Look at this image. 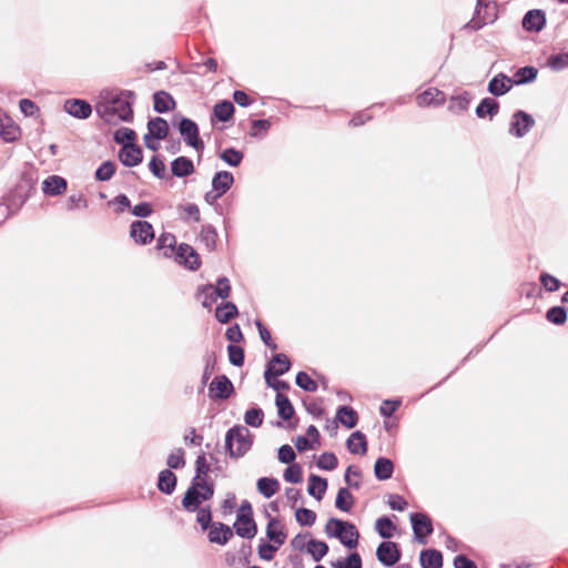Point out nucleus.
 I'll return each mask as SVG.
<instances>
[{
    "label": "nucleus",
    "instance_id": "1",
    "mask_svg": "<svg viewBox=\"0 0 568 568\" xmlns=\"http://www.w3.org/2000/svg\"><path fill=\"white\" fill-rule=\"evenodd\" d=\"M133 98L134 94L131 91H102L95 111L109 124L116 125L120 122H130L133 119Z\"/></svg>",
    "mask_w": 568,
    "mask_h": 568
},
{
    "label": "nucleus",
    "instance_id": "2",
    "mask_svg": "<svg viewBox=\"0 0 568 568\" xmlns=\"http://www.w3.org/2000/svg\"><path fill=\"white\" fill-rule=\"evenodd\" d=\"M213 494V485L195 476L182 499V505L187 511H196L200 509L201 503L211 499Z\"/></svg>",
    "mask_w": 568,
    "mask_h": 568
},
{
    "label": "nucleus",
    "instance_id": "3",
    "mask_svg": "<svg viewBox=\"0 0 568 568\" xmlns=\"http://www.w3.org/2000/svg\"><path fill=\"white\" fill-rule=\"evenodd\" d=\"M252 446V435L244 426H235L227 430L225 435V447L233 458L244 456Z\"/></svg>",
    "mask_w": 568,
    "mask_h": 568
},
{
    "label": "nucleus",
    "instance_id": "4",
    "mask_svg": "<svg viewBox=\"0 0 568 568\" xmlns=\"http://www.w3.org/2000/svg\"><path fill=\"white\" fill-rule=\"evenodd\" d=\"M325 532L329 537H336L347 548H355L359 534L355 525L336 518H331L325 525Z\"/></svg>",
    "mask_w": 568,
    "mask_h": 568
},
{
    "label": "nucleus",
    "instance_id": "5",
    "mask_svg": "<svg viewBox=\"0 0 568 568\" xmlns=\"http://www.w3.org/2000/svg\"><path fill=\"white\" fill-rule=\"evenodd\" d=\"M534 125V118L527 112L519 110L511 116L508 133L516 138H524Z\"/></svg>",
    "mask_w": 568,
    "mask_h": 568
},
{
    "label": "nucleus",
    "instance_id": "6",
    "mask_svg": "<svg viewBox=\"0 0 568 568\" xmlns=\"http://www.w3.org/2000/svg\"><path fill=\"white\" fill-rule=\"evenodd\" d=\"M412 528L415 539L425 545L426 538L433 532V525L430 518L423 513L410 514Z\"/></svg>",
    "mask_w": 568,
    "mask_h": 568
},
{
    "label": "nucleus",
    "instance_id": "7",
    "mask_svg": "<svg viewBox=\"0 0 568 568\" xmlns=\"http://www.w3.org/2000/svg\"><path fill=\"white\" fill-rule=\"evenodd\" d=\"M495 19H496L495 4L487 3L483 7L480 0H478L475 17L467 23L466 27L471 30H479L481 27L494 22Z\"/></svg>",
    "mask_w": 568,
    "mask_h": 568
},
{
    "label": "nucleus",
    "instance_id": "8",
    "mask_svg": "<svg viewBox=\"0 0 568 568\" xmlns=\"http://www.w3.org/2000/svg\"><path fill=\"white\" fill-rule=\"evenodd\" d=\"M180 133L184 141L195 150H203L204 144L199 138V129L194 121L183 118L179 126Z\"/></svg>",
    "mask_w": 568,
    "mask_h": 568
},
{
    "label": "nucleus",
    "instance_id": "9",
    "mask_svg": "<svg viewBox=\"0 0 568 568\" xmlns=\"http://www.w3.org/2000/svg\"><path fill=\"white\" fill-rule=\"evenodd\" d=\"M130 235L135 243L145 245L154 239L153 226L146 221H134L130 226Z\"/></svg>",
    "mask_w": 568,
    "mask_h": 568
},
{
    "label": "nucleus",
    "instance_id": "10",
    "mask_svg": "<svg viewBox=\"0 0 568 568\" xmlns=\"http://www.w3.org/2000/svg\"><path fill=\"white\" fill-rule=\"evenodd\" d=\"M377 559L387 567L394 566L400 557L398 547L393 541H383L376 550Z\"/></svg>",
    "mask_w": 568,
    "mask_h": 568
},
{
    "label": "nucleus",
    "instance_id": "11",
    "mask_svg": "<svg viewBox=\"0 0 568 568\" xmlns=\"http://www.w3.org/2000/svg\"><path fill=\"white\" fill-rule=\"evenodd\" d=\"M291 362L285 354H276L270 363L264 376L267 385H271V378L277 377L290 371Z\"/></svg>",
    "mask_w": 568,
    "mask_h": 568
},
{
    "label": "nucleus",
    "instance_id": "12",
    "mask_svg": "<svg viewBox=\"0 0 568 568\" xmlns=\"http://www.w3.org/2000/svg\"><path fill=\"white\" fill-rule=\"evenodd\" d=\"M64 111L77 119H88L92 113V106L89 102L81 99H69L64 102Z\"/></svg>",
    "mask_w": 568,
    "mask_h": 568
},
{
    "label": "nucleus",
    "instance_id": "13",
    "mask_svg": "<svg viewBox=\"0 0 568 568\" xmlns=\"http://www.w3.org/2000/svg\"><path fill=\"white\" fill-rule=\"evenodd\" d=\"M20 136V128L0 109V138L4 142H13Z\"/></svg>",
    "mask_w": 568,
    "mask_h": 568
},
{
    "label": "nucleus",
    "instance_id": "14",
    "mask_svg": "<svg viewBox=\"0 0 568 568\" xmlns=\"http://www.w3.org/2000/svg\"><path fill=\"white\" fill-rule=\"evenodd\" d=\"M119 159L125 166H136L142 162V150L134 143H125L119 152Z\"/></svg>",
    "mask_w": 568,
    "mask_h": 568
},
{
    "label": "nucleus",
    "instance_id": "15",
    "mask_svg": "<svg viewBox=\"0 0 568 568\" xmlns=\"http://www.w3.org/2000/svg\"><path fill=\"white\" fill-rule=\"evenodd\" d=\"M232 392L233 385L225 375L216 376L210 385V393L212 398L226 399L230 397Z\"/></svg>",
    "mask_w": 568,
    "mask_h": 568
},
{
    "label": "nucleus",
    "instance_id": "16",
    "mask_svg": "<svg viewBox=\"0 0 568 568\" xmlns=\"http://www.w3.org/2000/svg\"><path fill=\"white\" fill-rule=\"evenodd\" d=\"M207 538L210 542L217 545H226L233 537V530L231 527L223 523H213L210 527Z\"/></svg>",
    "mask_w": 568,
    "mask_h": 568
},
{
    "label": "nucleus",
    "instance_id": "17",
    "mask_svg": "<svg viewBox=\"0 0 568 568\" xmlns=\"http://www.w3.org/2000/svg\"><path fill=\"white\" fill-rule=\"evenodd\" d=\"M176 261L192 271L200 267V257L195 250L187 244H180L176 250Z\"/></svg>",
    "mask_w": 568,
    "mask_h": 568
},
{
    "label": "nucleus",
    "instance_id": "18",
    "mask_svg": "<svg viewBox=\"0 0 568 568\" xmlns=\"http://www.w3.org/2000/svg\"><path fill=\"white\" fill-rule=\"evenodd\" d=\"M546 23V17L544 11L539 9L529 10L523 19V27L527 31L539 32L542 30Z\"/></svg>",
    "mask_w": 568,
    "mask_h": 568
},
{
    "label": "nucleus",
    "instance_id": "19",
    "mask_svg": "<svg viewBox=\"0 0 568 568\" xmlns=\"http://www.w3.org/2000/svg\"><path fill=\"white\" fill-rule=\"evenodd\" d=\"M237 536L251 539L256 535L257 528L253 517L236 516L233 525Z\"/></svg>",
    "mask_w": 568,
    "mask_h": 568
},
{
    "label": "nucleus",
    "instance_id": "20",
    "mask_svg": "<svg viewBox=\"0 0 568 568\" xmlns=\"http://www.w3.org/2000/svg\"><path fill=\"white\" fill-rule=\"evenodd\" d=\"M418 106L440 105L445 102V94L435 88H429L416 97Z\"/></svg>",
    "mask_w": 568,
    "mask_h": 568
},
{
    "label": "nucleus",
    "instance_id": "21",
    "mask_svg": "<svg viewBox=\"0 0 568 568\" xmlns=\"http://www.w3.org/2000/svg\"><path fill=\"white\" fill-rule=\"evenodd\" d=\"M514 81L504 73L494 77L488 83V91L495 97L507 93L513 88Z\"/></svg>",
    "mask_w": 568,
    "mask_h": 568
},
{
    "label": "nucleus",
    "instance_id": "22",
    "mask_svg": "<svg viewBox=\"0 0 568 568\" xmlns=\"http://www.w3.org/2000/svg\"><path fill=\"white\" fill-rule=\"evenodd\" d=\"M67 189V181L58 175L47 178L42 182V191L44 194L55 196L62 194Z\"/></svg>",
    "mask_w": 568,
    "mask_h": 568
},
{
    "label": "nucleus",
    "instance_id": "23",
    "mask_svg": "<svg viewBox=\"0 0 568 568\" xmlns=\"http://www.w3.org/2000/svg\"><path fill=\"white\" fill-rule=\"evenodd\" d=\"M171 172L176 178H185L194 172V164L189 158L179 156L171 162Z\"/></svg>",
    "mask_w": 568,
    "mask_h": 568
},
{
    "label": "nucleus",
    "instance_id": "24",
    "mask_svg": "<svg viewBox=\"0 0 568 568\" xmlns=\"http://www.w3.org/2000/svg\"><path fill=\"white\" fill-rule=\"evenodd\" d=\"M168 133L169 124L164 119L156 116L149 121L148 133L145 135H150L155 140H163L166 138Z\"/></svg>",
    "mask_w": 568,
    "mask_h": 568
},
{
    "label": "nucleus",
    "instance_id": "25",
    "mask_svg": "<svg viewBox=\"0 0 568 568\" xmlns=\"http://www.w3.org/2000/svg\"><path fill=\"white\" fill-rule=\"evenodd\" d=\"M234 183V176L231 172H216L212 179V189L219 191L223 195L231 189Z\"/></svg>",
    "mask_w": 568,
    "mask_h": 568
},
{
    "label": "nucleus",
    "instance_id": "26",
    "mask_svg": "<svg viewBox=\"0 0 568 568\" xmlns=\"http://www.w3.org/2000/svg\"><path fill=\"white\" fill-rule=\"evenodd\" d=\"M266 536L277 546H282L286 540V534L276 518L270 519L266 527Z\"/></svg>",
    "mask_w": 568,
    "mask_h": 568
},
{
    "label": "nucleus",
    "instance_id": "27",
    "mask_svg": "<svg viewBox=\"0 0 568 568\" xmlns=\"http://www.w3.org/2000/svg\"><path fill=\"white\" fill-rule=\"evenodd\" d=\"M347 449L352 454L365 455L367 452L366 437L361 432H354L346 442Z\"/></svg>",
    "mask_w": 568,
    "mask_h": 568
},
{
    "label": "nucleus",
    "instance_id": "28",
    "mask_svg": "<svg viewBox=\"0 0 568 568\" xmlns=\"http://www.w3.org/2000/svg\"><path fill=\"white\" fill-rule=\"evenodd\" d=\"M419 561L423 568H440L443 566V556L436 549H427L420 552Z\"/></svg>",
    "mask_w": 568,
    "mask_h": 568
},
{
    "label": "nucleus",
    "instance_id": "29",
    "mask_svg": "<svg viewBox=\"0 0 568 568\" xmlns=\"http://www.w3.org/2000/svg\"><path fill=\"white\" fill-rule=\"evenodd\" d=\"M394 464L390 459L379 457L374 465V474L378 480H387L392 477Z\"/></svg>",
    "mask_w": 568,
    "mask_h": 568
},
{
    "label": "nucleus",
    "instance_id": "30",
    "mask_svg": "<svg viewBox=\"0 0 568 568\" xmlns=\"http://www.w3.org/2000/svg\"><path fill=\"white\" fill-rule=\"evenodd\" d=\"M336 420L347 428H354L357 424V413L349 406H341L336 412Z\"/></svg>",
    "mask_w": 568,
    "mask_h": 568
},
{
    "label": "nucleus",
    "instance_id": "31",
    "mask_svg": "<svg viewBox=\"0 0 568 568\" xmlns=\"http://www.w3.org/2000/svg\"><path fill=\"white\" fill-rule=\"evenodd\" d=\"M176 486V476L170 469H164L159 474L158 488L164 494H172Z\"/></svg>",
    "mask_w": 568,
    "mask_h": 568
},
{
    "label": "nucleus",
    "instance_id": "32",
    "mask_svg": "<svg viewBox=\"0 0 568 568\" xmlns=\"http://www.w3.org/2000/svg\"><path fill=\"white\" fill-rule=\"evenodd\" d=\"M153 108L158 113H165L174 108V99L166 92H156L153 97Z\"/></svg>",
    "mask_w": 568,
    "mask_h": 568
},
{
    "label": "nucleus",
    "instance_id": "33",
    "mask_svg": "<svg viewBox=\"0 0 568 568\" xmlns=\"http://www.w3.org/2000/svg\"><path fill=\"white\" fill-rule=\"evenodd\" d=\"M257 490L265 498H271L280 489V483L275 478L262 477L257 480Z\"/></svg>",
    "mask_w": 568,
    "mask_h": 568
},
{
    "label": "nucleus",
    "instance_id": "34",
    "mask_svg": "<svg viewBox=\"0 0 568 568\" xmlns=\"http://www.w3.org/2000/svg\"><path fill=\"white\" fill-rule=\"evenodd\" d=\"M308 481V494L317 500H321L326 491L327 481L316 475H311Z\"/></svg>",
    "mask_w": 568,
    "mask_h": 568
},
{
    "label": "nucleus",
    "instance_id": "35",
    "mask_svg": "<svg viewBox=\"0 0 568 568\" xmlns=\"http://www.w3.org/2000/svg\"><path fill=\"white\" fill-rule=\"evenodd\" d=\"M205 292L210 295H216L223 300L227 298L231 293V284L229 278L220 277L217 280L216 286L205 285Z\"/></svg>",
    "mask_w": 568,
    "mask_h": 568
},
{
    "label": "nucleus",
    "instance_id": "36",
    "mask_svg": "<svg viewBox=\"0 0 568 568\" xmlns=\"http://www.w3.org/2000/svg\"><path fill=\"white\" fill-rule=\"evenodd\" d=\"M176 239L171 233H162L158 239L156 247L163 251L165 257H170L175 252Z\"/></svg>",
    "mask_w": 568,
    "mask_h": 568
},
{
    "label": "nucleus",
    "instance_id": "37",
    "mask_svg": "<svg viewBox=\"0 0 568 568\" xmlns=\"http://www.w3.org/2000/svg\"><path fill=\"white\" fill-rule=\"evenodd\" d=\"M237 315V308L235 304L226 302L216 307L215 317L220 323H229L233 317Z\"/></svg>",
    "mask_w": 568,
    "mask_h": 568
},
{
    "label": "nucleus",
    "instance_id": "38",
    "mask_svg": "<svg viewBox=\"0 0 568 568\" xmlns=\"http://www.w3.org/2000/svg\"><path fill=\"white\" fill-rule=\"evenodd\" d=\"M275 404L277 406L278 415L288 420L294 415V407L286 395L278 393L275 398Z\"/></svg>",
    "mask_w": 568,
    "mask_h": 568
},
{
    "label": "nucleus",
    "instance_id": "39",
    "mask_svg": "<svg viewBox=\"0 0 568 568\" xmlns=\"http://www.w3.org/2000/svg\"><path fill=\"white\" fill-rule=\"evenodd\" d=\"M499 105L498 103L491 99V98H485L481 100V102L476 108V115L478 118H485L486 115H489L493 118L498 113Z\"/></svg>",
    "mask_w": 568,
    "mask_h": 568
},
{
    "label": "nucleus",
    "instance_id": "40",
    "mask_svg": "<svg viewBox=\"0 0 568 568\" xmlns=\"http://www.w3.org/2000/svg\"><path fill=\"white\" fill-rule=\"evenodd\" d=\"M470 103V97L467 92L463 94L452 97L448 105V110L453 113L459 114L466 111Z\"/></svg>",
    "mask_w": 568,
    "mask_h": 568
},
{
    "label": "nucleus",
    "instance_id": "41",
    "mask_svg": "<svg viewBox=\"0 0 568 568\" xmlns=\"http://www.w3.org/2000/svg\"><path fill=\"white\" fill-rule=\"evenodd\" d=\"M234 113V105L230 101H221L214 105V116L223 122L229 121Z\"/></svg>",
    "mask_w": 568,
    "mask_h": 568
},
{
    "label": "nucleus",
    "instance_id": "42",
    "mask_svg": "<svg viewBox=\"0 0 568 568\" xmlns=\"http://www.w3.org/2000/svg\"><path fill=\"white\" fill-rule=\"evenodd\" d=\"M354 504V497L347 488H339L335 506L342 511L348 513Z\"/></svg>",
    "mask_w": 568,
    "mask_h": 568
},
{
    "label": "nucleus",
    "instance_id": "43",
    "mask_svg": "<svg viewBox=\"0 0 568 568\" xmlns=\"http://www.w3.org/2000/svg\"><path fill=\"white\" fill-rule=\"evenodd\" d=\"M328 551L326 542L311 539L307 544V552L311 554L315 561H320Z\"/></svg>",
    "mask_w": 568,
    "mask_h": 568
},
{
    "label": "nucleus",
    "instance_id": "44",
    "mask_svg": "<svg viewBox=\"0 0 568 568\" xmlns=\"http://www.w3.org/2000/svg\"><path fill=\"white\" fill-rule=\"evenodd\" d=\"M547 65L555 72H559L568 68V51L551 54L547 60Z\"/></svg>",
    "mask_w": 568,
    "mask_h": 568
},
{
    "label": "nucleus",
    "instance_id": "45",
    "mask_svg": "<svg viewBox=\"0 0 568 568\" xmlns=\"http://www.w3.org/2000/svg\"><path fill=\"white\" fill-rule=\"evenodd\" d=\"M537 69L534 67H523L515 73V83L525 84L532 82L537 78Z\"/></svg>",
    "mask_w": 568,
    "mask_h": 568
},
{
    "label": "nucleus",
    "instance_id": "46",
    "mask_svg": "<svg viewBox=\"0 0 568 568\" xmlns=\"http://www.w3.org/2000/svg\"><path fill=\"white\" fill-rule=\"evenodd\" d=\"M243 153L233 148H226L220 154V158L231 166H239L243 160Z\"/></svg>",
    "mask_w": 568,
    "mask_h": 568
},
{
    "label": "nucleus",
    "instance_id": "47",
    "mask_svg": "<svg viewBox=\"0 0 568 568\" xmlns=\"http://www.w3.org/2000/svg\"><path fill=\"white\" fill-rule=\"evenodd\" d=\"M375 529L382 538H390L395 526L389 518L381 517L375 523Z\"/></svg>",
    "mask_w": 568,
    "mask_h": 568
},
{
    "label": "nucleus",
    "instance_id": "48",
    "mask_svg": "<svg viewBox=\"0 0 568 568\" xmlns=\"http://www.w3.org/2000/svg\"><path fill=\"white\" fill-rule=\"evenodd\" d=\"M216 237V231L212 225H205L202 227L200 239L209 251H212L215 247Z\"/></svg>",
    "mask_w": 568,
    "mask_h": 568
},
{
    "label": "nucleus",
    "instance_id": "49",
    "mask_svg": "<svg viewBox=\"0 0 568 568\" xmlns=\"http://www.w3.org/2000/svg\"><path fill=\"white\" fill-rule=\"evenodd\" d=\"M295 519L301 526H312L316 520V514L307 508H300L295 511Z\"/></svg>",
    "mask_w": 568,
    "mask_h": 568
},
{
    "label": "nucleus",
    "instance_id": "50",
    "mask_svg": "<svg viewBox=\"0 0 568 568\" xmlns=\"http://www.w3.org/2000/svg\"><path fill=\"white\" fill-rule=\"evenodd\" d=\"M166 464L170 468L179 469L184 467L185 459H184V452L182 448H176L171 452V454L168 457Z\"/></svg>",
    "mask_w": 568,
    "mask_h": 568
},
{
    "label": "nucleus",
    "instance_id": "51",
    "mask_svg": "<svg viewBox=\"0 0 568 568\" xmlns=\"http://www.w3.org/2000/svg\"><path fill=\"white\" fill-rule=\"evenodd\" d=\"M546 317L549 322L560 325L566 322L567 313L561 306H554L548 310Z\"/></svg>",
    "mask_w": 568,
    "mask_h": 568
},
{
    "label": "nucleus",
    "instance_id": "52",
    "mask_svg": "<svg viewBox=\"0 0 568 568\" xmlns=\"http://www.w3.org/2000/svg\"><path fill=\"white\" fill-rule=\"evenodd\" d=\"M263 410L260 408H251L246 410L244 420L248 426L258 427L263 423Z\"/></svg>",
    "mask_w": 568,
    "mask_h": 568
},
{
    "label": "nucleus",
    "instance_id": "53",
    "mask_svg": "<svg viewBox=\"0 0 568 568\" xmlns=\"http://www.w3.org/2000/svg\"><path fill=\"white\" fill-rule=\"evenodd\" d=\"M296 385L306 392H315L317 384L305 372H300L296 375Z\"/></svg>",
    "mask_w": 568,
    "mask_h": 568
},
{
    "label": "nucleus",
    "instance_id": "54",
    "mask_svg": "<svg viewBox=\"0 0 568 568\" xmlns=\"http://www.w3.org/2000/svg\"><path fill=\"white\" fill-rule=\"evenodd\" d=\"M337 464V458L333 453H323L317 462V466L325 470H334Z\"/></svg>",
    "mask_w": 568,
    "mask_h": 568
},
{
    "label": "nucleus",
    "instance_id": "55",
    "mask_svg": "<svg viewBox=\"0 0 568 568\" xmlns=\"http://www.w3.org/2000/svg\"><path fill=\"white\" fill-rule=\"evenodd\" d=\"M283 477L287 483H293V484L301 483L303 479L301 466H298L296 464L288 466L284 470Z\"/></svg>",
    "mask_w": 568,
    "mask_h": 568
},
{
    "label": "nucleus",
    "instance_id": "56",
    "mask_svg": "<svg viewBox=\"0 0 568 568\" xmlns=\"http://www.w3.org/2000/svg\"><path fill=\"white\" fill-rule=\"evenodd\" d=\"M114 164L110 161L103 162L95 172L99 181H109L114 174Z\"/></svg>",
    "mask_w": 568,
    "mask_h": 568
},
{
    "label": "nucleus",
    "instance_id": "57",
    "mask_svg": "<svg viewBox=\"0 0 568 568\" xmlns=\"http://www.w3.org/2000/svg\"><path fill=\"white\" fill-rule=\"evenodd\" d=\"M229 359L234 366H242L244 363V351L240 346L229 345Z\"/></svg>",
    "mask_w": 568,
    "mask_h": 568
},
{
    "label": "nucleus",
    "instance_id": "58",
    "mask_svg": "<svg viewBox=\"0 0 568 568\" xmlns=\"http://www.w3.org/2000/svg\"><path fill=\"white\" fill-rule=\"evenodd\" d=\"M135 132L129 128H122L115 131L114 141L119 144L133 143Z\"/></svg>",
    "mask_w": 568,
    "mask_h": 568
},
{
    "label": "nucleus",
    "instance_id": "59",
    "mask_svg": "<svg viewBox=\"0 0 568 568\" xmlns=\"http://www.w3.org/2000/svg\"><path fill=\"white\" fill-rule=\"evenodd\" d=\"M334 568H362V559L361 556L357 552L351 554L346 560L343 561H336L333 564Z\"/></svg>",
    "mask_w": 568,
    "mask_h": 568
},
{
    "label": "nucleus",
    "instance_id": "60",
    "mask_svg": "<svg viewBox=\"0 0 568 568\" xmlns=\"http://www.w3.org/2000/svg\"><path fill=\"white\" fill-rule=\"evenodd\" d=\"M196 521L203 530L209 529L212 525V513L210 507H202L197 509Z\"/></svg>",
    "mask_w": 568,
    "mask_h": 568
},
{
    "label": "nucleus",
    "instance_id": "61",
    "mask_svg": "<svg viewBox=\"0 0 568 568\" xmlns=\"http://www.w3.org/2000/svg\"><path fill=\"white\" fill-rule=\"evenodd\" d=\"M149 169L152 172L154 176L158 179H164L165 178V164L164 162L159 159L158 156H153L149 163Z\"/></svg>",
    "mask_w": 568,
    "mask_h": 568
},
{
    "label": "nucleus",
    "instance_id": "62",
    "mask_svg": "<svg viewBox=\"0 0 568 568\" xmlns=\"http://www.w3.org/2000/svg\"><path fill=\"white\" fill-rule=\"evenodd\" d=\"M296 458L294 449L285 444L278 448V460L283 464H291Z\"/></svg>",
    "mask_w": 568,
    "mask_h": 568
},
{
    "label": "nucleus",
    "instance_id": "63",
    "mask_svg": "<svg viewBox=\"0 0 568 568\" xmlns=\"http://www.w3.org/2000/svg\"><path fill=\"white\" fill-rule=\"evenodd\" d=\"M280 546L272 544H261L258 546V555L263 560H272Z\"/></svg>",
    "mask_w": 568,
    "mask_h": 568
},
{
    "label": "nucleus",
    "instance_id": "64",
    "mask_svg": "<svg viewBox=\"0 0 568 568\" xmlns=\"http://www.w3.org/2000/svg\"><path fill=\"white\" fill-rule=\"evenodd\" d=\"M19 106H20L21 112L26 116H34L39 112L38 105L29 99H22L19 102Z\"/></svg>",
    "mask_w": 568,
    "mask_h": 568
}]
</instances>
